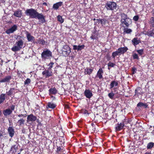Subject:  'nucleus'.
<instances>
[{
	"instance_id": "obj_57",
	"label": "nucleus",
	"mask_w": 154,
	"mask_h": 154,
	"mask_svg": "<svg viewBox=\"0 0 154 154\" xmlns=\"http://www.w3.org/2000/svg\"><path fill=\"white\" fill-rule=\"evenodd\" d=\"M3 62V60H1V62H0V64L1 65V66H2Z\"/></svg>"
},
{
	"instance_id": "obj_17",
	"label": "nucleus",
	"mask_w": 154,
	"mask_h": 154,
	"mask_svg": "<svg viewBox=\"0 0 154 154\" xmlns=\"http://www.w3.org/2000/svg\"><path fill=\"white\" fill-rule=\"evenodd\" d=\"M16 89L14 88H11L8 91L6 92L7 95L9 96H11L12 95H14L16 92L15 91Z\"/></svg>"
},
{
	"instance_id": "obj_38",
	"label": "nucleus",
	"mask_w": 154,
	"mask_h": 154,
	"mask_svg": "<svg viewBox=\"0 0 154 154\" xmlns=\"http://www.w3.org/2000/svg\"><path fill=\"white\" fill-rule=\"evenodd\" d=\"M11 50L14 52H16L19 51L21 49L17 45L14 46L11 48Z\"/></svg>"
},
{
	"instance_id": "obj_3",
	"label": "nucleus",
	"mask_w": 154,
	"mask_h": 154,
	"mask_svg": "<svg viewBox=\"0 0 154 154\" xmlns=\"http://www.w3.org/2000/svg\"><path fill=\"white\" fill-rule=\"evenodd\" d=\"M116 3L114 2L109 1L107 2L105 5V7L107 10H114L116 8Z\"/></svg>"
},
{
	"instance_id": "obj_20",
	"label": "nucleus",
	"mask_w": 154,
	"mask_h": 154,
	"mask_svg": "<svg viewBox=\"0 0 154 154\" xmlns=\"http://www.w3.org/2000/svg\"><path fill=\"white\" fill-rule=\"evenodd\" d=\"M26 37L29 42H32L35 40V38L28 31L26 32Z\"/></svg>"
},
{
	"instance_id": "obj_9",
	"label": "nucleus",
	"mask_w": 154,
	"mask_h": 154,
	"mask_svg": "<svg viewBox=\"0 0 154 154\" xmlns=\"http://www.w3.org/2000/svg\"><path fill=\"white\" fill-rule=\"evenodd\" d=\"M124 121L120 123H118L115 127V130L116 131H119L122 130L125 126V123Z\"/></svg>"
},
{
	"instance_id": "obj_43",
	"label": "nucleus",
	"mask_w": 154,
	"mask_h": 154,
	"mask_svg": "<svg viewBox=\"0 0 154 154\" xmlns=\"http://www.w3.org/2000/svg\"><path fill=\"white\" fill-rule=\"evenodd\" d=\"M57 18L58 21L60 22V23H62L64 22V20L62 18L61 16L58 15L57 17Z\"/></svg>"
},
{
	"instance_id": "obj_28",
	"label": "nucleus",
	"mask_w": 154,
	"mask_h": 154,
	"mask_svg": "<svg viewBox=\"0 0 154 154\" xmlns=\"http://www.w3.org/2000/svg\"><path fill=\"white\" fill-rule=\"evenodd\" d=\"M98 33L96 32H94L92 34L90 38L92 39H97L98 38Z\"/></svg>"
},
{
	"instance_id": "obj_62",
	"label": "nucleus",
	"mask_w": 154,
	"mask_h": 154,
	"mask_svg": "<svg viewBox=\"0 0 154 154\" xmlns=\"http://www.w3.org/2000/svg\"><path fill=\"white\" fill-rule=\"evenodd\" d=\"M152 13L153 14V15H154V9H153L152 11Z\"/></svg>"
},
{
	"instance_id": "obj_52",
	"label": "nucleus",
	"mask_w": 154,
	"mask_h": 154,
	"mask_svg": "<svg viewBox=\"0 0 154 154\" xmlns=\"http://www.w3.org/2000/svg\"><path fill=\"white\" fill-rule=\"evenodd\" d=\"M139 17L138 15H135L133 18V20L135 21H137L139 19Z\"/></svg>"
},
{
	"instance_id": "obj_50",
	"label": "nucleus",
	"mask_w": 154,
	"mask_h": 154,
	"mask_svg": "<svg viewBox=\"0 0 154 154\" xmlns=\"http://www.w3.org/2000/svg\"><path fill=\"white\" fill-rule=\"evenodd\" d=\"M137 69L135 67H133L132 68V74H134L136 73Z\"/></svg>"
},
{
	"instance_id": "obj_23",
	"label": "nucleus",
	"mask_w": 154,
	"mask_h": 154,
	"mask_svg": "<svg viewBox=\"0 0 154 154\" xmlns=\"http://www.w3.org/2000/svg\"><path fill=\"white\" fill-rule=\"evenodd\" d=\"M63 4V2H60L53 5V8L55 10H57L58 9L59 7L62 5Z\"/></svg>"
},
{
	"instance_id": "obj_15",
	"label": "nucleus",
	"mask_w": 154,
	"mask_h": 154,
	"mask_svg": "<svg viewBox=\"0 0 154 154\" xmlns=\"http://www.w3.org/2000/svg\"><path fill=\"white\" fill-rule=\"evenodd\" d=\"M22 38L23 39V38L21 36H20V38H19V40L16 43V44L21 49L23 45V41Z\"/></svg>"
},
{
	"instance_id": "obj_30",
	"label": "nucleus",
	"mask_w": 154,
	"mask_h": 154,
	"mask_svg": "<svg viewBox=\"0 0 154 154\" xmlns=\"http://www.w3.org/2000/svg\"><path fill=\"white\" fill-rule=\"evenodd\" d=\"M148 106V105L146 103H143L141 102L139 103L137 105V106L138 107H143L145 108H147Z\"/></svg>"
},
{
	"instance_id": "obj_45",
	"label": "nucleus",
	"mask_w": 154,
	"mask_h": 154,
	"mask_svg": "<svg viewBox=\"0 0 154 154\" xmlns=\"http://www.w3.org/2000/svg\"><path fill=\"white\" fill-rule=\"evenodd\" d=\"M132 57L134 59H137L138 60L139 59L138 54L135 53L133 54Z\"/></svg>"
},
{
	"instance_id": "obj_26",
	"label": "nucleus",
	"mask_w": 154,
	"mask_h": 154,
	"mask_svg": "<svg viewBox=\"0 0 154 154\" xmlns=\"http://www.w3.org/2000/svg\"><path fill=\"white\" fill-rule=\"evenodd\" d=\"M93 69H90L88 68H86L85 69V75H90L91 73L93 71Z\"/></svg>"
},
{
	"instance_id": "obj_22",
	"label": "nucleus",
	"mask_w": 154,
	"mask_h": 154,
	"mask_svg": "<svg viewBox=\"0 0 154 154\" xmlns=\"http://www.w3.org/2000/svg\"><path fill=\"white\" fill-rule=\"evenodd\" d=\"M131 42L133 45L135 46L141 42L140 40H138L137 37L134 38L132 40Z\"/></svg>"
},
{
	"instance_id": "obj_24",
	"label": "nucleus",
	"mask_w": 154,
	"mask_h": 154,
	"mask_svg": "<svg viewBox=\"0 0 154 154\" xmlns=\"http://www.w3.org/2000/svg\"><path fill=\"white\" fill-rule=\"evenodd\" d=\"M45 22V16L42 14H39V24L43 23Z\"/></svg>"
},
{
	"instance_id": "obj_14",
	"label": "nucleus",
	"mask_w": 154,
	"mask_h": 154,
	"mask_svg": "<svg viewBox=\"0 0 154 154\" xmlns=\"http://www.w3.org/2000/svg\"><path fill=\"white\" fill-rule=\"evenodd\" d=\"M8 133L9 136L12 137L14 134L15 131L14 128L12 127H9L8 129Z\"/></svg>"
},
{
	"instance_id": "obj_19",
	"label": "nucleus",
	"mask_w": 154,
	"mask_h": 154,
	"mask_svg": "<svg viewBox=\"0 0 154 154\" xmlns=\"http://www.w3.org/2000/svg\"><path fill=\"white\" fill-rule=\"evenodd\" d=\"M22 11L19 9L15 11L14 14V15L18 17H21L22 16Z\"/></svg>"
},
{
	"instance_id": "obj_25",
	"label": "nucleus",
	"mask_w": 154,
	"mask_h": 154,
	"mask_svg": "<svg viewBox=\"0 0 154 154\" xmlns=\"http://www.w3.org/2000/svg\"><path fill=\"white\" fill-rule=\"evenodd\" d=\"M118 85V82L117 81H112L110 84V89H112L114 87L117 86Z\"/></svg>"
},
{
	"instance_id": "obj_4",
	"label": "nucleus",
	"mask_w": 154,
	"mask_h": 154,
	"mask_svg": "<svg viewBox=\"0 0 154 154\" xmlns=\"http://www.w3.org/2000/svg\"><path fill=\"white\" fill-rule=\"evenodd\" d=\"M62 51L63 54L65 56H68L71 52V48L67 45L63 46Z\"/></svg>"
},
{
	"instance_id": "obj_32",
	"label": "nucleus",
	"mask_w": 154,
	"mask_h": 154,
	"mask_svg": "<svg viewBox=\"0 0 154 154\" xmlns=\"http://www.w3.org/2000/svg\"><path fill=\"white\" fill-rule=\"evenodd\" d=\"M39 44L45 46L47 45V42L45 41L43 39L39 38Z\"/></svg>"
},
{
	"instance_id": "obj_47",
	"label": "nucleus",
	"mask_w": 154,
	"mask_h": 154,
	"mask_svg": "<svg viewBox=\"0 0 154 154\" xmlns=\"http://www.w3.org/2000/svg\"><path fill=\"white\" fill-rule=\"evenodd\" d=\"M82 112L83 113V114H84L85 115L87 114L88 115L89 114V113L88 112V111L85 109H82L81 110Z\"/></svg>"
},
{
	"instance_id": "obj_42",
	"label": "nucleus",
	"mask_w": 154,
	"mask_h": 154,
	"mask_svg": "<svg viewBox=\"0 0 154 154\" xmlns=\"http://www.w3.org/2000/svg\"><path fill=\"white\" fill-rule=\"evenodd\" d=\"M119 54V52L118 51H116L115 52H112V56L113 59H115V57L117 55H118Z\"/></svg>"
},
{
	"instance_id": "obj_16",
	"label": "nucleus",
	"mask_w": 154,
	"mask_h": 154,
	"mask_svg": "<svg viewBox=\"0 0 154 154\" xmlns=\"http://www.w3.org/2000/svg\"><path fill=\"white\" fill-rule=\"evenodd\" d=\"M142 89L141 87H138L135 90L134 96L137 95V96L141 95L142 94Z\"/></svg>"
},
{
	"instance_id": "obj_18",
	"label": "nucleus",
	"mask_w": 154,
	"mask_h": 154,
	"mask_svg": "<svg viewBox=\"0 0 154 154\" xmlns=\"http://www.w3.org/2000/svg\"><path fill=\"white\" fill-rule=\"evenodd\" d=\"M12 77L10 75L6 76L5 78L0 80V83L9 82Z\"/></svg>"
},
{
	"instance_id": "obj_44",
	"label": "nucleus",
	"mask_w": 154,
	"mask_h": 154,
	"mask_svg": "<svg viewBox=\"0 0 154 154\" xmlns=\"http://www.w3.org/2000/svg\"><path fill=\"white\" fill-rule=\"evenodd\" d=\"M115 65V64L113 63H112L110 61H109V63H108V69H110L109 67H113Z\"/></svg>"
},
{
	"instance_id": "obj_64",
	"label": "nucleus",
	"mask_w": 154,
	"mask_h": 154,
	"mask_svg": "<svg viewBox=\"0 0 154 154\" xmlns=\"http://www.w3.org/2000/svg\"><path fill=\"white\" fill-rule=\"evenodd\" d=\"M96 19H96L95 18H94V19H93V20H94V21L95 20H96Z\"/></svg>"
},
{
	"instance_id": "obj_29",
	"label": "nucleus",
	"mask_w": 154,
	"mask_h": 154,
	"mask_svg": "<svg viewBox=\"0 0 154 154\" xmlns=\"http://www.w3.org/2000/svg\"><path fill=\"white\" fill-rule=\"evenodd\" d=\"M18 149V146H16V145H14L11 147V151H12V154H15Z\"/></svg>"
},
{
	"instance_id": "obj_1",
	"label": "nucleus",
	"mask_w": 154,
	"mask_h": 154,
	"mask_svg": "<svg viewBox=\"0 0 154 154\" xmlns=\"http://www.w3.org/2000/svg\"><path fill=\"white\" fill-rule=\"evenodd\" d=\"M120 16L121 17L120 25L123 27H129L130 23H131V20L128 17L127 14L124 13H121Z\"/></svg>"
},
{
	"instance_id": "obj_58",
	"label": "nucleus",
	"mask_w": 154,
	"mask_h": 154,
	"mask_svg": "<svg viewBox=\"0 0 154 154\" xmlns=\"http://www.w3.org/2000/svg\"><path fill=\"white\" fill-rule=\"evenodd\" d=\"M144 154H152V153H151V152H146Z\"/></svg>"
},
{
	"instance_id": "obj_33",
	"label": "nucleus",
	"mask_w": 154,
	"mask_h": 154,
	"mask_svg": "<svg viewBox=\"0 0 154 154\" xmlns=\"http://www.w3.org/2000/svg\"><path fill=\"white\" fill-rule=\"evenodd\" d=\"M132 31L131 29H128L127 27H125L124 29V33L125 34H130L132 32Z\"/></svg>"
},
{
	"instance_id": "obj_53",
	"label": "nucleus",
	"mask_w": 154,
	"mask_h": 154,
	"mask_svg": "<svg viewBox=\"0 0 154 154\" xmlns=\"http://www.w3.org/2000/svg\"><path fill=\"white\" fill-rule=\"evenodd\" d=\"M101 20V19H97L96 20V21H97L96 22H94V25H96V23H101V22L100 21Z\"/></svg>"
},
{
	"instance_id": "obj_36",
	"label": "nucleus",
	"mask_w": 154,
	"mask_h": 154,
	"mask_svg": "<svg viewBox=\"0 0 154 154\" xmlns=\"http://www.w3.org/2000/svg\"><path fill=\"white\" fill-rule=\"evenodd\" d=\"M154 146V143L152 142H150L147 144V149H151Z\"/></svg>"
},
{
	"instance_id": "obj_35",
	"label": "nucleus",
	"mask_w": 154,
	"mask_h": 154,
	"mask_svg": "<svg viewBox=\"0 0 154 154\" xmlns=\"http://www.w3.org/2000/svg\"><path fill=\"white\" fill-rule=\"evenodd\" d=\"M145 34L149 36H154V28L152 31L147 32Z\"/></svg>"
},
{
	"instance_id": "obj_61",
	"label": "nucleus",
	"mask_w": 154,
	"mask_h": 154,
	"mask_svg": "<svg viewBox=\"0 0 154 154\" xmlns=\"http://www.w3.org/2000/svg\"><path fill=\"white\" fill-rule=\"evenodd\" d=\"M26 116L27 115L26 114H23V117H26Z\"/></svg>"
},
{
	"instance_id": "obj_51",
	"label": "nucleus",
	"mask_w": 154,
	"mask_h": 154,
	"mask_svg": "<svg viewBox=\"0 0 154 154\" xmlns=\"http://www.w3.org/2000/svg\"><path fill=\"white\" fill-rule=\"evenodd\" d=\"M54 64V63H53V62H51L48 65V66H49V67L48 68V69H51L53 67V66Z\"/></svg>"
},
{
	"instance_id": "obj_11",
	"label": "nucleus",
	"mask_w": 154,
	"mask_h": 154,
	"mask_svg": "<svg viewBox=\"0 0 154 154\" xmlns=\"http://www.w3.org/2000/svg\"><path fill=\"white\" fill-rule=\"evenodd\" d=\"M128 50V48L127 47H125L119 48H118L117 51L119 54V55H121V54H124Z\"/></svg>"
},
{
	"instance_id": "obj_49",
	"label": "nucleus",
	"mask_w": 154,
	"mask_h": 154,
	"mask_svg": "<svg viewBox=\"0 0 154 154\" xmlns=\"http://www.w3.org/2000/svg\"><path fill=\"white\" fill-rule=\"evenodd\" d=\"M30 79L29 78H27L25 80V81L24 82V84L25 85L26 84H28L30 83Z\"/></svg>"
},
{
	"instance_id": "obj_6",
	"label": "nucleus",
	"mask_w": 154,
	"mask_h": 154,
	"mask_svg": "<svg viewBox=\"0 0 154 154\" xmlns=\"http://www.w3.org/2000/svg\"><path fill=\"white\" fill-rule=\"evenodd\" d=\"M15 108V105H12L10 106V108L4 110L3 111V113L5 116H7L11 114L13 111L14 110Z\"/></svg>"
},
{
	"instance_id": "obj_56",
	"label": "nucleus",
	"mask_w": 154,
	"mask_h": 154,
	"mask_svg": "<svg viewBox=\"0 0 154 154\" xmlns=\"http://www.w3.org/2000/svg\"><path fill=\"white\" fill-rule=\"evenodd\" d=\"M64 107L66 109H68L69 107V105L67 104L65 105Z\"/></svg>"
},
{
	"instance_id": "obj_39",
	"label": "nucleus",
	"mask_w": 154,
	"mask_h": 154,
	"mask_svg": "<svg viewBox=\"0 0 154 154\" xmlns=\"http://www.w3.org/2000/svg\"><path fill=\"white\" fill-rule=\"evenodd\" d=\"M115 94L112 91H111L110 93L108 94V97L112 100L114 99V96Z\"/></svg>"
},
{
	"instance_id": "obj_27",
	"label": "nucleus",
	"mask_w": 154,
	"mask_h": 154,
	"mask_svg": "<svg viewBox=\"0 0 154 154\" xmlns=\"http://www.w3.org/2000/svg\"><path fill=\"white\" fill-rule=\"evenodd\" d=\"M49 92L50 94H55L57 93V91L55 87L51 88L49 90Z\"/></svg>"
},
{
	"instance_id": "obj_10",
	"label": "nucleus",
	"mask_w": 154,
	"mask_h": 154,
	"mask_svg": "<svg viewBox=\"0 0 154 154\" xmlns=\"http://www.w3.org/2000/svg\"><path fill=\"white\" fill-rule=\"evenodd\" d=\"M43 75L45 76L46 78L48 77L52 76L53 74L52 71L49 69L45 70L42 72Z\"/></svg>"
},
{
	"instance_id": "obj_54",
	"label": "nucleus",
	"mask_w": 154,
	"mask_h": 154,
	"mask_svg": "<svg viewBox=\"0 0 154 154\" xmlns=\"http://www.w3.org/2000/svg\"><path fill=\"white\" fill-rule=\"evenodd\" d=\"M61 149V148L60 146H57V152L58 153Z\"/></svg>"
},
{
	"instance_id": "obj_60",
	"label": "nucleus",
	"mask_w": 154,
	"mask_h": 154,
	"mask_svg": "<svg viewBox=\"0 0 154 154\" xmlns=\"http://www.w3.org/2000/svg\"><path fill=\"white\" fill-rule=\"evenodd\" d=\"M17 116L18 117H20L23 116V114H21L18 115Z\"/></svg>"
},
{
	"instance_id": "obj_34",
	"label": "nucleus",
	"mask_w": 154,
	"mask_h": 154,
	"mask_svg": "<svg viewBox=\"0 0 154 154\" xmlns=\"http://www.w3.org/2000/svg\"><path fill=\"white\" fill-rule=\"evenodd\" d=\"M47 106L48 108H51L52 109H54L56 106V105L55 104L52 103L51 102L48 103Z\"/></svg>"
},
{
	"instance_id": "obj_12",
	"label": "nucleus",
	"mask_w": 154,
	"mask_h": 154,
	"mask_svg": "<svg viewBox=\"0 0 154 154\" xmlns=\"http://www.w3.org/2000/svg\"><path fill=\"white\" fill-rule=\"evenodd\" d=\"M17 29V26L16 25H14L11 27L10 28L7 29L6 31V33L8 34H9L11 33H13L14 31H15Z\"/></svg>"
},
{
	"instance_id": "obj_31",
	"label": "nucleus",
	"mask_w": 154,
	"mask_h": 154,
	"mask_svg": "<svg viewBox=\"0 0 154 154\" xmlns=\"http://www.w3.org/2000/svg\"><path fill=\"white\" fill-rule=\"evenodd\" d=\"M5 99V94H2L0 95V104L3 103Z\"/></svg>"
},
{
	"instance_id": "obj_5",
	"label": "nucleus",
	"mask_w": 154,
	"mask_h": 154,
	"mask_svg": "<svg viewBox=\"0 0 154 154\" xmlns=\"http://www.w3.org/2000/svg\"><path fill=\"white\" fill-rule=\"evenodd\" d=\"M52 53L51 51L48 49L44 50L41 54L42 57L43 59H45L52 57Z\"/></svg>"
},
{
	"instance_id": "obj_21",
	"label": "nucleus",
	"mask_w": 154,
	"mask_h": 154,
	"mask_svg": "<svg viewBox=\"0 0 154 154\" xmlns=\"http://www.w3.org/2000/svg\"><path fill=\"white\" fill-rule=\"evenodd\" d=\"M73 49L74 50H77V51H81L82 50V49H83L85 47L84 45H79L78 46H77L76 45H73Z\"/></svg>"
},
{
	"instance_id": "obj_41",
	"label": "nucleus",
	"mask_w": 154,
	"mask_h": 154,
	"mask_svg": "<svg viewBox=\"0 0 154 154\" xmlns=\"http://www.w3.org/2000/svg\"><path fill=\"white\" fill-rule=\"evenodd\" d=\"M100 21L101 22V24L102 26L105 25L106 23H108V20L104 18L101 19Z\"/></svg>"
},
{
	"instance_id": "obj_55",
	"label": "nucleus",
	"mask_w": 154,
	"mask_h": 154,
	"mask_svg": "<svg viewBox=\"0 0 154 154\" xmlns=\"http://www.w3.org/2000/svg\"><path fill=\"white\" fill-rule=\"evenodd\" d=\"M52 128H50V130H49V132H50V133H51H51H54V132H55V130H52Z\"/></svg>"
},
{
	"instance_id": "obj_40",
	"label": "nucleus",
	"mask_w": 154,
	"mask_h": 154,
	"mask_svg": "<svg viewBox=\"0 0 154 154\" xmlns=\"http://www.w3.org/2000/svg\"><path fill=\"white\" fill-rule=\"evenodd\" d=\"M150 26L154 27V17H152L149 21Z\"/></svg>"
},
{
	"instance_id": "obj_63",
	"label": "nucleus",
	"mask_w": 154,
	"mask_h": 154,
	"mask_svg": "<svg viewBox=\"0 0 154 154\" xmlns=\"http://www.w3.org/2000/svg\"><path fill=\"white\" fill-rule=\"evenodd\" d=\"M2 114V111L1 110H0V116H1Z\"/></svg>"
},
{
	"instance_id": "obj_37",
	"label": "nucleus",
	"mask_w": 154,
	"mask_h": 154,
	"mask_svg": "<svg viewBox=\"0 0 154 154\" xmlns=\"http://www.w3.org/2000/svg\"><path fill=\"white\" fill-rule=\"evenodd\" d=\"M25 122V120L21 118L18 121L17 123L18 124L19 126H21L22 125H24Z\"/></svg>"
},
{
	"instance_id": "obj_59",
	"label": "nucleus",
	"mask_w": 154,
	"mask_h": 154,
	"mask_svg": "<svg viewBox=\"0 0 154 154\" xmlns=\"http://www.w3.org/2000/svg\"><path fill=\"white\" fill-rule=\"evenodd\" d=\"M43 5L47 6V4L46 2H44L42 3Z\"/></svg>"
},
{
	"instance_id": "obj_13",
	"label": "nucleus",
	"mask_w": 154,
	"mask_h": 154,
	"mask_svg": "<svg viewBox=\"0 0 154 154\" xmlns=\"http://www.w3.org/2000/svg\"><path fill=\"white\" fill-rule=\"evenodd\" d=\"M103 71L102 68H100L98 71L95 77L96 78L98 77L99 79H101L103 77Z\"/></svg>"
},
{
	"instance_id": "obj_46",
	"label": "nucleus",
	"mask_w": 154,
	"mask_h": 154,
	"mask_svg": "<svg viewBox=\"0 0 154 154\" xmlns=\"http://www.w3.org/2000/svg\"><path fill=\"white\" fill-rule=\"evenodd\" d=\"M137 51L140 55L141 56L142 55L143 53V49L138 50Z\"/></svg>"
},
{
	"instance_id": "obj_2",
	"label": "nucleus",
	"mask_w": 154,
	"mask_h": 154,
	"mask_svg": "<svg viewBox=\"0 0 154 154\" xmlns=\"http://www.w3.org/2000/svg\"><path fill=\"white\" fill-rule=\"evenodd\" d=\"M25 13L27 16H29L30 18L38 19V13L34 9L32 8L27 9Z\"/></svg>"
},
{
	"instance_id": "obj_48",
	"label": "nucleus",
	"mask_w": 154,
	"mask_h": 154,
	"mask_svg": "<svg viewBox=\"0 0 154 154\" xmlns=\"http://www.w3.org/2000/svg\"><path fill=\"white\" fill-rule=\"evenodd\" d=\"M105 57L106 58L108 61H110L111 60V57L109 54H106V55L105 56Z\"/></svg>"
},
{
	"instance_id": "obj_8",
	"label": "nucleus",
	"mask_w": 154,
	"mask_h": 154,
	"mask_svg": "<svg viewBox=\"0 0 154 154\" xmlns=\"http://www.w3.org/2000/svg\"><path fill=\"white\" fill-rule=\"evenodd\" d=\"M37 120V117L34 116L33 114H31L27 116V122H34Z\"/></svg>"
},
{
	"instance_id": "obj_7",
	"label": "nucleus",
	"mask_w": 154,
	"mask_h": 154,
	"mask_svg": "<svg viewBox=\"0 0 154 154\" xmlns=\"http://www.w3.org/2000/svg\"><path fill=\"white\" fill-rule=\"evenodd\" d=\"M84 95L88 99H90L93 96L92 91L89 89H86L84 93Z\"/></svg>"
}]
</instances>
